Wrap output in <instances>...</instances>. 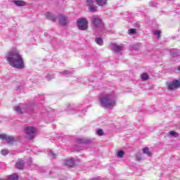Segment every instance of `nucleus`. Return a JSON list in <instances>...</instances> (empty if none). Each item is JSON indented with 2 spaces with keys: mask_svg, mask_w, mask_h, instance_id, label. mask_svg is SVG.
Returning a JSON list of instances; mask_svg holds the SVG:
<instances>
[{
  "mask_svg": "<svg viewBox=\"0 0 180 180\" xmlns=\"http://www.w3.org/2000/svg\"><path fill=\"white\" fill-rule=\"evenodd\" d=\"M180 86V81L178 79L167 83V91H174Z\"/></svg>",
  "mask_w": 180,
  "mask_h": 180,
  "instance_id": "7ed1b4c3",
  "label": "nucleus"
},
{
  "mask_svg": "<svg viewBox=\"0 0 180 180\" xmlns=\"http://www.w3.org/2000/svg\"><path fill=\"white\" fill-rule=\"evenodd\" d=\"M91 22L96 27H102V26H103V22H102V20L96 16L92 17Z\"/></svg>",
  "mask_w": 180,
  "mask_h": 180,
  "instance_id": "423d86ee",
  "label": "nucleus"
},
{
  "mask_svg": "<svg viewBox=\"0 0 180 180\" xmlns=\"http://www.w3.org/2000/svg\"><path fill=\"white\" fill-rule=\"evenodd\" d=\"M97 134H98V136H103V130L99 129L97 131Z\"/></svg>",
  "mask_w": 180,
  "mask_h": 180,
  "instance_id": "bb28decb",
  "label": "nucleus"
},
{
  "mask_svg": "<svg viewBox=\"0 0 180 180\" xmlns=\"http://www.w3.org/2000/svg\"><path fill=\"white\" fill-rule=\"evenodd\" d=\"M155 36L157 39H160L161 37V31L160 30H155L154 32Z\"/></svg>",
  "mask_w": 180,
  "mask_h": 180,
  "instance_id": "412c9836",
  "label": "nucleus"
},
{
  "mask_svg": "<svg viewBox=\"0 0 180 180\" xmlns=\"http://www.w3.org/2000/svg\"><path fill=\"white\" fill-rule=\"evenodd\" d=\"M98 6H105L108 4V0H95Z\"/></svg>",
  "mask_w": 180,
  "mask_h": 180,
  "instance_id": "4468645a",
  "label": "nucleus"
},
{
  "mask_svg": "<svg viewBox=\"0 0 180 180\" xmlns=\"http://www.w3.org/2000/svg\"><path fill=\"white\" fill-rule=\"evenodd\" d=\"M86 3H87V6H94L95 5V1H93V0H87L86 1Z\"/></svg>",
  "mask_w": 180,
  "mask_h": 180,
  "instance_id": "4be33fe9",
  "label": "nucleus"
},
{
  "mask_svg": "<svg viewBox=\"0 0 180 180\" xmlns=\"http://www.w3.org/2000/svg\"><path fill=\"white\" fill-rule=\"evenodd\" d=\"M141 77L143 81H147V79H148V74L143 73L142 75H141Z\"/></svg>",
  "mask_w": 180,
  "mask_h": 180,
  "instance_id": "a211bd4d",
  "label": "nucleus"
},
{
  "mask_svg": "<svg viewBox=\"0 0 180 180\" xmlns=\"http://www.w3.org/2000/svg\"><path fill=\"white\" fill-rule=\"evenodd\" d=\"M169 135L170 136V137H179V134H178V132L175 131H170L169 132Z\"/></svg>",
  "mask_w": 180,
  "mask_h": 180,
  "instance_id": "f3484780",
  "label": "nucleus"
},
{
  "mask_svg": "<svg viewBox=\"0 0 180 180\" xmlns=\"http://www.w3.org/2000/svg\"><path fill=\"white\" fill-rule=\"evenodd\" d=\"M60 25H63V26L67 25V18L63 15H60V18L59 19Z\"/></svg>",
  "mask_w": 180,
  "mask_h": 180,
  "instance_id": "ddd939ff",
  "label": "nucleus"
},
{
  "mask_svg": "<svg viewBox=\"0 0 180 180\" xmlns=\"http://www.w3.org/2000/svg\"><path fill=\"white\" fill-rule=\"evenodd\" d=\"M100 102L104 108H108V106H115V105H116V101L109 98L108 96H103L101 97L100 98Z\"/></svg>",
  "mask_w": 180,
  "mask_h": 180,
  "instance_id": "f03ea898",
  "label": "nucleus"
},
{
  "mask_svg": "<svg viewBox=\"0 0 180 180\" xmlns=\"http://www.w3.org/2000/svg\"><path fill=\"white\" fill-rule=\"evenodd\" d=\"M89 11H90V12H96L98 11V9L96 7H92V6H91L89 8Z\"/></svg>",
  "mask_w": 180,
  "mask_h": 180,
  "instance_id": "393cba45",
  "label": "nucleus"
},
{
  "mask_svg": "<svg viewBox=\"0 0 180 180\" xmlns=\"http://www.w3.org/2000/svg\"><path fill=\"white\" fill-rule=\"evenodd\" d=\"M77 22L80 30H86L88 29V20L86 18H79Z\"/></svg>",
  "mask_w": 180,
  "mask_h": 180,
  "instance_id": "20e7f679",
  "label": "nucleus"
},
{
  "mask_svg": "<svg viewBox=\"0 0 180 180\" xmlns=\"http://www.w3.org/2000/svg\"><path fill=\"white\" fill-rule=\"evenodd\" d=\"M143 154H147L148 157H151L152 153L150 152V149L148 148H143L142 150Z\"/></svg>",
  "mask_w": 180,
  "mask_h": 180,
  "instance_id": "dca6fc26",
  "label": "nucleus"
},
{
  "mask_svg": "<svg viewBox=\"0 0 180 180\" xmlns=\"http://www.w3.org/2000/svg\"><path fill=\"white\" fill-rule=\"evenodd\" d=\"M18 179H19V176H18V174L16 173L8 176V180H18Z\"/></svg>",
  "mask_w": 180,
  "mask_h": 180,
  "instance_id": "2eb2a0df",
  "label": "nucleus"
},
{
  "mask_svg": "<svg viewBox=\"0 0 180 180\" xmlns=\"http://www.w3.org/2000/svg\"><path fill=\"white\" fill-rule=\"evenodd\" d=\"M5 58L13 68H18L20 70L25 67V63L23 62V59H22V56L16 52V51L8 52Z\"/></svg>",
  "mask_w": 180,
  "mask_h": 180,
  "instance_id": "f257e3e1",
  "label": "nucleus"
},
{
  "mask_svg": "<svg viewBox=\"0 0 180 180\" xmlns=\"http://www.w3.org/2000/svg\"><path fill=\"white\" fill-rule=\"evenodd\" d=\"M30 140H33V137H31V138H30Z\"/></svg>",
  "mask_w": 180,
  "mask_h": 180,
  "instance_id": "cd10ccee",
  "label": "nucleus"
},
{
  "mask_svg": "<svg viewBox=\"0 0 180 180\" xmlns=\"http://www.w3.org/2000/svg\"><path fill=\"white\" fill-rule=\"evenodd\" d=\"M15 111L19 114V115H22V113H23V110H22V108H20V107L17 106L15 108Z\"/></svg>",
  "mask_w": 180,
  "mask_h": 180,
  "instance_id": "5701e85b",
  "label": "nucleus"
},
{
  "mask_svg": "<svg viewBox=\"0 0 180 180\" xmlns=\"http://www.w3.org/2000/svg\"><path fill=\"white\" fill-rule=\"evenodd\" d=\"M25 131L26 134H34L36 133V129L33 127H26Z\"/></svg>",
  "mask_w": 180,
  "mask_h": 180,
  "instance_id": "6e6552de",
  "label": "nucleus"
},
{
  "mask_svg": "<svg viewBox=\"0 0 180 180\" xmlns=\"http://www.w3.org/2000/svg\"><path fill=\"white\" fill-rule=\"evenodd\" d=\"M13 4H15L16 6H25V5H26V1L22 0H15L13 1Z\"/></svg>",
  "mask_w": 180,
  "mask_h": 180,
  "instance_id": "9b49d317",
  "label": "nucleus"
},
{
  "mask_svg": "<svg viewBox=\"0 0 180 180\" xmlns=\"http://www.w3.org/2000/svg\"><path fill=\"white\" fill-rule=\"evenodd\" d=\"M111 46L112 47V50L116 53L122 51V50H123V46L117 45L116 44H112Z\"/></svg>",
  "mask_w": 180,
  "mask_h": 180,
  "instance_id": "1a4fd4ad",
  "label": "nucleus"
},
{
  "mask_svg": "<svg viewBox=\"0 0 180 180\" xmlns=\"http://www.w3.org/2000/svg\"><path fill=\"white\" fill-rule=\"evenodd\" d=\"M117 156L118 157V158H123V157L124 156V151L123 150L118 151L117 153Z\"/></svg>",
  "mask_w": 180,
  "mask_h": 180,
  "instance_id": "6ab92c4d",
  "label": "nucleus"
},
{
  "mask_svg": "<svg viewBox=\"0 0 180 180\" xmlns=\"http://www.w3.org/2000/svg\"><path fill=\"white\" fill-rule=\"evenodd\" d=\"M46 19H49V20H52V22H56V19H57L56 16H54V15H53V13L50 12H48L46 13Z\"/></svg>",
  "mask_w": 180,
  "mask_h": 180,
  "instance_id": "9d476101",
  "label": "nucleus"
},
{
  "mask_svg": "<svg viewBox=\"0 0 180 180\" xmlns=\"http://www.w3.org/2000/svg\"><path fill=\"white\" fill-rule=\"evenodd\" d=\"M96 42L97 43V44H99V46H102L103 44V40H102L101 38H97L96 39Z\"/></svg>",
  "mask_w": 180,
  "mask_h": 180,
  "instance_id": "b1692460",
  "label": "nucleus"
},
{
  "mask_svg": "<svg viewBox=\"0 0 180 180\" xmlns=\"http://www.w3.org/2000/svg\"><path fill=\"white\" fill-rule=\"evenodd\" d=\"M136 32H137V30L136 28H131L128 30L129 34H136Z\"/></svg>",
  "mask_w": 180,
  "mask_h": 180,
  "instance_id": "aec40b11",
  "label": "nucleus"
},
{
  "mask_svg": "<svg viewBox=\"0 0 180 180\" xmlns=\"http://www.w3.org/2000/svg\"><path fill=\"white\" fill-rule=\"evenodd\" d=\"M0 140H6L7 143H15V141H18V138H15L11 136H7L5 134H0Z\"/></svg>",
  "mask_w": 180,
  "mask_h": 180,
  "instance_id": "39448f33",
  "label": "nucleus"
},
{
  "mask_svg": "<svg viewBox=\"0 0 180 180\" xmlns=\"http://www.w3.org/2000/svg\"><path fill=\"white\" fill-rule=\"evenodd\" d=\"M65 165L69 167H74L75 165V161L73 158L68 160L65 162Z\"/></svg>",
  "mask_w": 180,
  "mask_h": 180,
  "instance_id": "f8f14e48",
  "label": "nucleus"
},
{
  "mask_svg": "<svg viewBox=\"0 0 180 180\" xmlns=\"http://www.w3.org/2000/svg\"><path fill=\"white\" fill-rule=\"evenodd\" d=\"M23 167H25V161L22 159H19L15 163V167L17 169H23Z\"/></svg>",
  "mask_w": 180,
  "mask_h": 180,
  "instance_id": "0eeeda50",
  "label": "nucleus"
},
{
  "mask_svg": "<svg viewBox=\"0 0 180 180\" xmlns=\"http://www.w3.org/2000/svg\"><path fill=\"white\" fill-rule=\"evenodd\" d=\"M1 153L2 155H8V154H9V150H1Z\"/></svg>",
  "mask_w": 180,
  "mask_h": 180,
  "instance_id": "a878e982",
  "label": "nucleus"
}]
</instances>
